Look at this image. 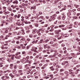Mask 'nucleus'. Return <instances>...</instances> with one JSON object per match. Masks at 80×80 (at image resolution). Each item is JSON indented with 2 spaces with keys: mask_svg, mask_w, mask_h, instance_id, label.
<instances>
[{
  "mask_svg": "<svg viewBox=\"0 0 80 80\" xmlns=\"http://www.w3.org/2000/svg\"><path fill=\"white\" fill-rule=\"evenodd\" d=\"M64 71V69H62L60 70V72H63Z\"/></svg>",
  "mask_w": 80,
  "mask_h": 80,
  "instance_id": "38",
  "label": "nucleus"
},
{
  "mask_svg": "<svg viewBox=\"0 0 80 80\" xmlns=\"http://www.w3.org/2000/svg\"><path fill=\"white\" fill-rule=\"evenodd\" d=\"M2 64H3L2 63H0V67H3V65Z\"/></svg>",
  "mask_w": 80,
  "mask_h": 80,
  "instance_id": "29",
  "label": "nucleus"
},
{
  "mask_svg": "<svg viewBox=\"0 0 80 80\" xmlns=\"http://www.w3.org/2000/svg\"><path fill=\"white\" fill-rule=\"evenodd\" d=\"M40 42H38V43H42V42L43 43H47V42H48L49 41V40L48 39H46L45 41H43V39H41L40 40Z\"/></svg>",
  "mask_w": 80,
  "mask_h": 80,
  "instance_id": "1",
  "label": "nucleus"
},
{
  "mask_svg": "<svg viewBox=\"0 0 80 80\" xmlns=\"http://www.w3.org/2000/svg\"><path fill=\"white\" fill-rule=\"evenodd\" d=\"M4 33H8V30H7V29H6Z\"/></svg>",
  "mask_w": 80,
  "mask_h": 80,
  "instance_id": "32",
  "label": "nucleus"
},
{
  "mask_svg": "<svg viewBox=\"0 0 80 80\" xmlns=\"http://www.w3.org/2000/svg\"><path fill=\"white\" fill-rule=\"evenodd\" d=\"M49 35H54V34L53 33H51V32H49L48 33Z\"/></svg>",
  "mask_w": 80,
  "mask_h": 80,
  "instance_id": "34",
  "label": "nucleus"
},
{
  "mask_svg": "<svg viewBox=\"0 0 80 80\" xmlns=\"http://www.w3.org/2000/svg\"><path fill=\"white\" fill-rule=\"evenodd\" d=\"M43 18V16H42L39 17V18H37V20H39L40 18Z\"/></svg>",
  "mask_w": 80,
  "mask_h": 80,
  "instance_id": "21",
  "label": "nucleus"
},
{
  "mask_svg": "<svg viewBox=\"0 0 80 80\" xmlns=\"http://www.w3.org/2000/svg\"><path fill=\"white\" fill-rule=\"evenodd\" d=\"M30 58L31 59H33V56H30Z\"/></svg>",
  "mask_w": 80,
  "mask_h": 80,
  "instance_id": "62",
  "label": "nucleus"
},
{
  "mask_svg": "<svg viewBox=\"0 0 80 80\" xmlns=\"http://www.w3.org/2000/svg\"><path fill=\"white\" fill-rule=\"evenodd\" d=\"M29 48H30V46H28L27 47L26 50H28V49H29Z\"/></svg>",
  "mask_w": 80,
  "mask_h": 80,
  "instance_id": "39",
  "label": "nucleus"
},
{
  "mask_svg": "<svg viewBox=\"0 0 80 80\" xmlns=\"http://www.w3.org/2000/svg\"><path fill=\"white\" fill-rule=\"evenodd\" d=\"M46 62H50V60H49L48 59H47V60H46Z\"/></svg>",
  "mask_w": 80,
  "mask_h": 80,
  "instance_id": "60",
  "label": "nucleus"
},
{
  "mask_svg": "<svg viewBox=\"0 0 80 80\" xmlns=\"http://www.w3.org/2000/svg\"><path fill=\"white\" fill-rule=\"evenodd\" d=\"M12 35H17V32H14L12 33Z\"/></svg>",
  "mask_w": 80,
  "mask_h": 80,
  "instance_id": "35",
  "label": "nucleus"
},
{
  "mask_svg": "<svg viewBox=\"0 0 80 80\" xmlns=\"http://www.w3.org/2000/svg\"><path fill=\"white\" fill-rule=\"evenodd\" d=\"M67 6H68V7L69 8H70V9H72V7H71V5H68Z\"/></svg>",
  "mask_w": 80,
  "mask_h": 80,
  "instance_id": "25",
  "label": "nucleus"
},
{
  "mask_svg": "<svg viewBox=\"0 0 80 80\" xmlns=\"http://www.w3.org/2000/svg\"><path fill=\"white\" fill-rule=\"evenodd\" d=\"M53 21V20H52V19L51 18L49 20V22H52V21Z\"/></svg>",
  "mask_w": 80,
  "mask_h": 80,
  "instance_id": "58",
  "label": "nucleus"
},
{
  "mask_svg": "<svg viewBox=\"0 0 80 80\" xmlns=\"http://www.w3.org/2000/svg\"><path fill=\"white\" fill-rule=\"evenodd\" d=\"M69 72H73V70H72V69H70L69 70Z\"/></svg>",
  "mask_w": 80,
  "mask_h": 80,
  "instance_id": "63",
  "label": "nucleus"
},
{
  "mask_svg": "<svg viewBox=\"0 0 80 80\" xmlns=\"http://www.w3.org/2000/svg\"><path fill=\"white\" fill-rule=\"evenodd\" d=\"M49 43L51 45H52V44H53V42L52 41H51V42H50Z\"/></svg>",
  "mask_w": 80,
  "mask_h": 80,
  "instance_id": "50",
  "label": "nucleus"
},
{
  "mask_svg": "<svg viewBox=\"0 0 80 80\" xmlns=\"http://www.w3.org/2000/svg\"><path fill=\"white\" fill-rule=\"evenodd\" d=\"M20 53H20V52H17L15 54V55H16V56H18V55L20 54Z\"/></svg>",
  "mask_w": 80,
  "mask_h": 80,
  "instance_id": "20",
  "label": "nucleus"
},
{
  "mask_svg": "<svg viewBox=\"0 0 80 80\" xmlns=\"http://www.w3.org/2000/svg\"><path fill=\"white\" fill-rule=\"evenodd\" d=\"M31 51H32V52H35V49H34L33 48H32L31 49Z\"/></svg>",
  "mask_w": 80,
  "mask_h": 80,
  "instance_id": "46",
  "label": "nucleus"
},
{
  "mask_svg": "<svg viewBox=\"0 0 80 80\" xmlns=\"http://www.w3.org/2000/svg\"><path fill=\"white\" fill-rule=\"evenodd\" d=\"M76 8H78V7H79V5H75Z\"/></svg>",
  "mask_w": 80,
  "mask_h": 80,
  "instance_id": "59",
  "label": "nucleus"
},
{
  "mask_svg": "<svg viewBox=\"0 0 80 80\" xmlns=\"http://www.w3.org/2000/svg\"><path fill=\"white\" fill-rule=\"evenodd\" d=\"M38 57H39V55H37V56H36L35 58H38Z\"/></svg>",
  "mask_w": 80,
  "mask_h": 80,
  "instance_id": "54",
  "label": "nucleus"
},
{
  "mask_svg": "<svg viewBox=\"0 0 80 80\" xmlns=\"http://www.w3.org/2000/svg\"><path fill=\"white\" fill-rule=\"evenodd\" d=\"M38 49L36 47L35 48H34V52H38Z\"/></svg>",
  "mask_w": 80,
  "mask_h": 80,
  "instance_id": "18",
  "label": "nucleus"
},
{
  "mask_svg": "<svg viewBox=\"0 0 80 80\" xmlns=\"http://www.w3.org/2000/svg\"><path fill=\"white\" fill-rule=\"evenodd\" d=\"M9 76H11V77L12 78H13V77H15V76H14V75H13V74L12 73L9 74Z\"/></svg>",
  "mask_w": 80,
  "mask_h": 80,
  "instance_id": "15",
  "label": "nucleus"
},
{
  "mask_svg": "<svg viewBox=\"0 0 80 80\" xmlns=\"http://www.w3.org/2000/svg\"><path fill=\"white\" fill-rule=\"evenodd\" d=\"M48 51V50H47L46 51L45 50H44L43 51V53H45V52H47Z\"/></svg>",
  "mask_w": 80,
  "mask_h": 80,
  "instance_id": "43",
  "label": "nucleus"
},
{
  "mask_svg": "<svg viewBox=\"0 0 80 80\" xmlns=\"http://www.w3.org/2000/svg\"><path fill=\"white\" fill-rule=\"evenodd\" d=\"M56 54H58V53H54V54L52 55V57H56Z\"/></svg>",
  "mask_w": 80,
  "mask_h": 80,
  "instance_id": "31",
  "label": "nucleus"
},
{
  "mask_svg": "<svg viewBox=\"0 0 80 80\" xmlns=\"http://www.w3.org/2000/svg\"><path fill=\"white\" fill-rule=\"evenodd\" d=\"M3 73H4L5 75H8V73L7 71H5L3 72Z\"/></svg>",
  "mask_w": 80,
  "mask_h": 80,
  "instance_id": "16",
  "label": "nucleus"
},
{
  "mask_svg": "<svg viewBox=\"0 0 80 80\" xmlns=\"http://www.w3.org/2000/svg\"><path fill=\"white\" fill-rule=\"evenodd\" d=\"M8 10L9 11H12V8H8Z\"/></svg>",
  "mask_w": 80,
  "mask_h": 80,
  "instance_id": "48",
  "label": "nucleus"
},
{
  "mask_svg": "<svg viewBox=\"0 0 80 80\" xmlns=\"http://www.w3.org/2000/svg\"><path fill=\"white\" fill-rule=\"evenodd\" d=\"M17 71L16 70H14L13 71L12 73L13 74H16L17 73Z\"/></svg>",
  "mask_w": 80,
  "mask_h": 80,
  "instance_id": "23",
  "label": "nucleus"
},
{
  "mask_svg": "<svg viewBox=\"0 0 80 80\" xmlns=\"http://www.w3.org/2000/svg\"><path fill=\"white\" fill-rule=\"evenodd\" d=\"M66 64H68V61H66L65 62H64L62 63V65H66Z\"/></svg>",
  "mask_w": 80,
  "mask_h": 80,
  "instance_id": "13",
  "label": "nucleus"
},
{
  "mask_svg": "<svg viewBox=\"0 0 80 80\" xmlns=\"http://www.w3.org/2000/svg\"><path fill=\"white\" fill-rule=\"evenodd\" d=\"M12 3L14 4H16V5H18V2L17 0H15L14 1L12 2Z\"/></svg>",
  "mask_w": 80,
  "mask_h": 80,
  "instance_id": "8",
  "label": "nucleus"
},
{
  "mask_svg": "<svg viewBox=\"0 0 80 80\" xmlns=\"http://www.w3.org/2000/svg\"><path fill=\"white\" fill-rule=\"evenodd\" d=\"M69 74H71L72 75V74H74V73H75V72H73V71H72L71 72H69Z\"/></svg>",
  "mask_w": 80,
  "mask_h": 80,
  "instance_id": "24",
  "label": "nucleus"
},
{
  "mask_svg": "<svg viewBox=\"0 0 80 80\" xmlns=\"http://www.w3.org/2000/svg\"><path fill=\"white\" fill-rule=\"evenodd\" d=\"M62 18L63 20H65V16H63L62 17Z\"/></svg>",
  "mask_w": 80,
  "mask_h": 80,
  "instance_id": "37",
  "label": "nucleus"
},
{
  "mask_svg": "<svg viewBox=\"0 0 80 80\" xmlns=\"http://www.w3.org/2000/svg\"><path fill=\"white\" fill-rule=\"evenodd\" d=\"M76 40H77L78 42H80V39H79L77 37H76Z\"/></svg>",
  "mask_w": 80,
  "mask_h": 80,
  "instance_id": "22",
  "label": "nucleus"
},
{
  "mask_svg": "<svg viewBox=\"0 0 80 80\" xmlns=\"http://www.w3.org/2000/svg\"><path fill=\"white\" fill-rule=\"evenodd\" d=\"M38 74V72H35L34 74V76H36V75H37Z\"/></svg>",
  "mask_w": 80,
  "mask_h": 80,
  "instance_id": "36",
  "label": "nucleus"
},
{
  "mask_svg": "<svg viewBox=\"0 0 80 80\" xmlns=\"http://www.w3.org/2000/svg\"><path fill=\"white\" fill-rule=\"evenodd\" d=\"M10 78L8 76H2L1 77V79L2 80H7V79H9Z\"/></svg>",
  "mask_w": 80,
  "mask_h": 80,
  "instance_id": "2",
  "label": "nucleus"
},
{
  "mask_svg": "<svg viewBox=\"0 0 80 80\" xmlns=\"http://www.w3.org/2000/svg\"><path fill=\"white\" fill-rule=\"evenodd\" d=\"M22 49H24V48H25V46H23L22 47Z\"/></svg>",
  "mask_w": 80,
  "mask_h": 80,
  "instance_id": "52",
  "label": "nucleus"
},
{
  "mask_svg": "<svg viewBox=\"0 0 80 80\" xmlns=\"http://www.w3.org/2000/svg\"><path fill=\"white\" fill-rule=\"evenodd\" d=\"M25 24H30L31 23V22H27V21H26L25 22Z\"/></svg>",
  "mask_w": 80,
  "mask_h": 80,
  "instance_id": "26",
  "label": "nucleus"
},
{
  "mask_svg": "<svg viewBox=\"0 0 80 80\" xmlns=\"http://www.w3.org/2000/svg\"><path fill=\"white\" fill-rule=\"evenodd\" d=\"M19 69H22V66H20L19 67Z\"/></svg>",
  "mask_w": 80,
  "mask_h": 80,
  "instance_id": "45",
  "label": "nucleus"
},
{
  "mask_svg": "<svg viewBox=\"0 0 80 80\" xmlns=\"http://www.w3.org/2000/svg\"><path fill=\"white\" fill-rule=\"evenodd\" d=\"M30 58V57L29 56H27L26 58V59H29Z\"/></svg>",
  "mask_w": 80,
  "mask_h": 80,
  "instance_id": "53",
  "label": "nucleus"
},
{
  "mask_svg": "<svg viewBox=\"0 0 80 80\" xmlns=\"http://www.w3.org/2000/svg\"><path fill=\"white\" fill-rule=\"evenodd\" d=\"M51 17L52 20H54L55 19V17H54L53 16H52Z\"/></svg>",
  "mask_w": 80,
  "mask_h": 80,
  "instance_id": "17",
  "label": "nucleus"
},
{
  "mask_svg": "<svg viewBox=\"0 0 80 80\" xmlns=\"http://www.w3.org/2000/svg\"><path fill=\"white\" fill-rule=\"evenodd\" d=\"M13 64H11L10 65V66L11 67H13Z\"/></svg>",
  "mask_w": 80,
  "mask_h": 80,
  "instance_id": "57",
  "label": "nucleus"
},
{
  "mask_svg": "<svg viewBox=\"0 0 80 80\" xmlns=\"http://www.w3.org/2000/svg\"><path fill=\"white\" fill-rule=\"evenodd\" d=\"M7 73L8 72H11V70H7Z\"/></svg>",
  "mask_w": 80,
  "mask_h": 80,
  "instance_id": "55",
  "label": "nucleus"
},
{
  "mask_svg": "<svg viewBox=\"0 0 80 80\" xmlns=\"http://www.w3.org/2000/svg\"><path fill=\"white\" fill-rule=\"evenodd\" d=\"M17 65H14V69H17Z\"/></svg>",
  "mask_w": 80,
  "mask_h": 80,
  "instance_id": "28",
  "label": "nucleus"
},
{
  "mask_svg": "<svg viewBox=\"0 0 80 80\" xmlns=\"http://www.w3.org/2000/svg\"><path fill=\"white\" fill-rule=\"evenodd\" d=\"M76 12V9H73L72 10H69V12Z\"/></svg>",
  "mask_w": 80,
  "mask_h": 80,
  "instance_id": "12",
  "label": "nucleus"
},
{
  "mask_svg": "<svg viewBox=\"0 0 80 80\" xmlns=\"http://www.w3.org/2000/svg\"><path fill=\"white\" fill-rule=\"evenodd\" d=\"M71 15V12H68L67 14V15L68 16V17H69V16H70Z\"/></svg>",
  "mask_w": 80,
  "mask_h": 80,
  "instance_id": "27",
  "label": "nucleus"
},
{
  "mask_svg": "<svg viewBox=\"0 0 80 80\" xmlns=\"http://www.w3.org/2000/svg\"><path fill=\"white\" fill-rule=\"evenodd\" d=\"M46 10L48 12H49V11L50 10V8L49 7L46 8Z\"/></svg>",
  "mask_w": 80,
  "mask_h": 80,
  "instance_id": "14",
  "label": "nucleus"
},
{
  "mask_svg": "<svg viewBox=\"0 0 80 80\" xmlns=\"http://www.w3.org/2000/svg\"><path fill=\"white\" fill-rule=\"evenodd\" d=\"M37 32L39 35H40V31H37Z\"/></svg>",
  "mask_w": 80,
  "mask_h": 80,
  "instance_id": "49",
  "label": "nucleus"
},
{
  "mask_svg": "<svg viewBox=\"0 0 80 80\" xmlns=\"http://www.w3.org/2000/svg\"><path fill=\"white\" fill-rule=\"evenodd\" d=\"M30 32V30H28L27 31H26V33H29Z\"/></svg>",
  "mask_w": 80,
  "mask_h": 80,
  "instance_id": "51",
  "label": "nucleus"
},
{
  "mask_svg": "<svg viewBox=\"0 0 80 80\" xmlns=\"http://www.w3.org/2000/svg\"><path fill=\"white\" fill-rule=\"evenodd\" d=\"M60 75L61 76H63L64 75V74L63 73L61 72L60 73Z\"/></svg>",
  "mask_w": 80,
  "mask_h": 80,
  "instance_id": "47",
  "label": "nucleus"
},
{
  "mask_svg": "<svg viewBox=\"0 0 80 80\" xmlns=\"http://www.w3.org/2000/svg\"><path fill=\"white\" fill-rule=\"evenodd\" d=\"M55 32L56 34L59 35L60 34V33H59V32H61V30L59 29L58 30V31L57 30H56Z\"/></svg>",
  "mask_w": 80,
  "mask_h": 80,
  "instance_id": "5",
  "label": "nucleus"
},
{
  "mask_svg": "<svg viewBox=\"0 0 80 80\" xmlns=\"http://www.w3.org/2000/svg\"><path fill=\"white\" fill-rule=\"evenodd\" d=\"M44 48H48H48H50V46H48V45L46 44V45H45V44H44Z\"/></svg>",
  "mask_w": 80,
  "mask_h": 80,
  "instance_id": "4",
  "label": "nucleus"
},
{
  "mask_svg": "<svg viewBox=\"0 0 80 80\" xmlns=\"http://www.w3.org/2000/svg\"><path fill=\"white\" fill-rule=\"evenodd\" d=\"M29 36L30 38H32L33 37V35L32 34H31L29 35Z\"/></svg>",
  "mask_w": 80,
  "mask_h": 80,
  "instance_id": "42",
  "label": "nucleus"
},
{
  "mask_svg": "<svg viewBox=\"0 0 80 80\" xmlns=\"http://www.w3.org/2000/svg\"><path fill=\"white\" fill-rule=\"evenodd\" d=\"M3 73V71H0V76H2V73Z\"/></svg>",
  "mask_w": 80,
  "mask_h": 80,
  "instance_id": "30",
  "label": "nucleus"
},
{
  "mask_svg": "<svg viewBox=\"0 0 80 80\" xmlns=\"http://www.w3.org/2000/svg\"><path fill=\"white\" fill-rule=\"evenodd\" d=\"M17 24L18 26H21V25H22V26H23V25H24V24H22L20 23V22H17Z\"/></svg>",
  "mask_w": 80,
  "mask_h": 80,
  "instance_id": "9",
  "label": "nucleus"
},
{
  "mask_svg": "<svg viewBox=\"0 0 80 80\" xmlns=\"http://www.w3.org/2000/svg\"><path fill=\"white\" fill-rule=\"evenodd\" d=\"M15 58L16 59H20V58H21V55H19L18 56H15Z\"/></svg>",
  "mask_w": 80,
  "mask_h": 80,
  "instance_id": "10",
  "label": "nucleus"
},
{
  "mask_svg": "<svg viewBox=\"0 0 80 80\" xmlns=\"http://www.w3.org/2000/svg\"><path fill=\"white\" fill-rule=\"evenodd\" d=\"M1 23H2L0 25L1 26V27H3L4 25H5V23H6V21H5V20H1Z\"/></svg>",
  "mask_w": 80,
  "mask_h": 80,
  "instance_id": "3",
  "label": "nucleus"
},
{
  "mask_svg": "<svg viewBox=\"0 0 80 80\" xmlns=\"http://www.w3.org/2000/svg\"><path fill=\"white\" fill-rule=\"evenodd\" d=\"M32 9H34V7H32L30 8L31 10H32Z\"/></svg>",
  "mask_w": 80,
  "mask_h": 80,
  "instance_id": "61",
  "label": "nucleus"
},
{
  "mask_svg": "<svg viewBox=\"0 0 80 80\" xmlns=\"http://www.w3.org/2000/svg\"><path fill=\"white\" fill-rule=\"evenodd\" d=\"M64 46H65V44H62L61 47H64Z\"/></svg>",
  "mask_w": 80,
  "mask_h": 80,
  "instance_id": "64",
  "label": "nucleus"
},
{
  "mask_svg": "<svg viewBox=\"0 0 80 80\" xmlns=\"http://www.w3.org/2000/svg\"><path fill=\"white\" fill-rule=\"evenodd\" d=\"M25 60H27L26 58H23L22 61V63H25L26 62V61Z\"/></svg>",
  "mask_w": 80,
  "mask_h": 80,
  "instance_id": "6",
  "label": "nucleus"
},
{
  "mask_svg": "<svg viewBox=\"0 0 80 80\" xmlns=\"http://www.w3.org/2000/svg\"><path fill=\"white\" fill-rule=\"evenodd\" d=\"M20 16H21V15H20V14H18L17 15V18H20Z\"/></svg>",
  "mask_w": 80,
  "mask_h": 80,
  "instance_id": "33",
  "label": "nucleus"
},
{
  "mask_svg": "<svg viewBox=\"0 0 80 80\" xmlns=\"http://www.w3.org/2000/svg\"><path fill=\"white\" fill-rule=\"evenodd\" d=\"M78 73V72L77 71V70L76 71L74 72V73H75V74H77V73Z\"/></svg>",
  "mask_w": 80,
  "mask_h": 80,
  "instance_id": "56",
  "label": "nucleus"
},
{
  "mask_svg": "<svg viewBox=\"0 0 80 80\" xmlns=\"http://www.w3.org/2000/svg\"><path fill=\"white\" fill-rule=\"evenodd\" d=\"M50 77L51 78H53V74H51L50 75Z\"/></svg>",
  "mask_w": 80,
  "mask_h": 80,
  "instance_id": "40",
  "label": "nucleus"
},
{
  "mask_svg": "<svg viewBox=\"0 0 80 80\" xmlns=\"http://www.w3.org/2000/svg\"><path fill=\"white\" fill-rule=\"evenodd\" d=\"M28 66H29V64H26V65H24V67L26 68L27 69H29V67Z\"/></svg>",
  "mask_w": 80,
  "mask_h": 80,
  "instance_id": "11",
  "label": "nucleus"
},
{
  "mask_svg": "<svg viewBox=\"0 0 80 80\" xmlns=\"http://www.w3.org/2000/svg\"><path fill=\"white\" fill-rule=\"evenodd\" d=\"M53 65L54 67H55L56 68H58L59 67V66L57 65V64H56V63H54L53 64Z\"/></svg>",
  "mask_w": 80,
  "mask_h": 80,
  "instance_id": "7",
  "label": "nucleus"
},
{
  "mask_svg": "<svg viewBox=\"0 0 80 80\" xmlns=\"http://www.w3.org/2000/svg\"><path fill=\"white\" fill-rule=\"evenodd\" d=\"M26 60H27V63H31V62H30L29 61V60H28V59H26Z\"/></svg>",
  "mask_w": 80,
  "mask_h": 80,
  "instance_id": "41",
  "label": "nucleus"
},
{
  "mask_svg": "<svg viewBox=\"0 0 80 80\" xmlns=\"http://www.w3.org/2000/svg\"><path fill=\"white\" fill-rule=\"evenodd\" d=\"M74 27H75V28H77V27H78V26L76 24H75L74 25Z\"/></svg>",
  "mask_w": 80,
  "mask_h": 80,
  "instance_id": "44",
  "label": "nucleus"
},
{
  "mask_svg": "<svg viewBox=\"0 0 80 80\" xmlns=\"http://www.w3.org/2000/svg\"><path fill=\"white\" fill-rule=\"evenodd\" d=\"M11 7H12V8L13 9H14L16 8V6H14L13 5H12L11 6Z\"/></svg>",
  "mask_w": 80,
  "mask_h": 80,
  "instance_id": "19",
  "label": "nucleus"
}]
</instances>
